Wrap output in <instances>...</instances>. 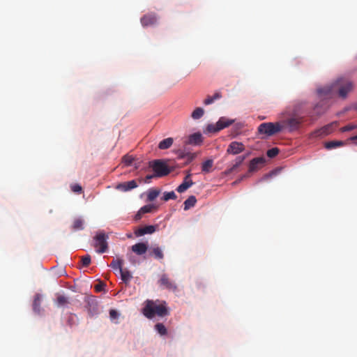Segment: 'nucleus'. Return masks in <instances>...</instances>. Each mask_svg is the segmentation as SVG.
Returning <instances> with one entry per match:
<instances>
[{"mask_svg":"<svg viewBox=\"0 0 357 357\" xmlns=\"http://www.w3.org/2000/svg\"><path fill=\"white\" fill-rule=\"evenodd\" d=\"M102 287H103V284H97L96 286V289L97 291H100L102 289Z\"/></svg>","mask_w":357,"mask_h":357,"instance_id":"nucleus-44","label":"nucleus"},{"mask_svg":"<svg viewBox=\"0 0 357 357\" xmlns=\"http://www.w3.org/2000/svg\"><path fill=\"white\" fill-rule=\"evenodd\" d=\"M159 301H153L146 300L145 305L142 310L143 314L148 319H152L155 315L163 317L168 315L169 312L166 307V303L162 301L160 303Z\"/></svg>","mask_w":357,"mask_h":357,"instance_id":"nucleus-2","label":"nucleus"},{"mask_svg":"<svg viewBox=\"0 0 357 357\" xmlns=\"http://www.w3.org/2000/svg\"><path fill=\"white\" fill-rule=\"evenodd\" d=\"M160 190L157 189H150L148 192L147 199L150 202L153 201L160 195Z\"/></svg>","mask_w":357,"mask_h":357,"instance_id":"nucleus-32","label":"nucleus"},{"mask_svg":"<svg viewBox=\"0 0 357 357\" xmlns=\"http://www.w3.org/2000/svg\"><path fill=\"white\" fill-rule=\"evenodd\" d=\"M202 142V136L200 133L197 132L190 135L188 140L185 142L186 144L198 145Z\"/></svg>","mask_w":357,"mask_h":357,"instance_id":"nucleus-18","label":"nucleus"},{"mask_svg":"<svg viewBox=\"0 0 357 357\" xmlns=\"http://www.w3.org/2000/svg\"><path fill=\"white\" fill-rule=\"evenodd\" d=\"M222 98V93L220 92H215L213 96H208L204 100V104L206 105L212 104L215 100L220 99Z\"/></svg>","mask_w":357,"mask_h":357,"instance_id":"nucleus-28","label":"nucleus"},{"mask_svg":"<svg viewBox=\"0 0 357 357\" xmlns=\"http://www.w3.org/2000/svg\"><path fill=\"white\" fill-rule=\"evenodd\" d=\"M185 157H186V153H185V154L182 153V154H181V155H179V158H185Z\"/></svg>","mask_w":357,"mask_h":357,"instance_id":"nucleus-46","label":"nucleus"},{"mask_svg":"<svg viewBox=\"0 0 357 357\" xmlns=\"http://www.w3.org/2000/svg\"><path fill=\"white\" fill-rule=\"evenodd\" d=\"M148 250V245L144 243H138L132 246V250L138 255H142Z\"/></svg>","mask_w":357,"mask_h":357,"instance_id":"nucleus-16","label":"nucleus"},{"mask_svg":"<svg viewBox=\"0 0 357 357\" xmlns=\"http://www.w3.org/2000/svg\"><path fill=\"white\" fill-rule=\"evenodd\" d=\"M213 165V160L211 159H208L202 163V171L204 173H208L211 171Z\"/></svg>","mask_w":357,"mask_h":357,"instance_id":"nucleus-30","label":"nucleus"},{"mask_svg":"<svg viewBox=\"0 0 357 357\" xmlns=\"http://www.w3.org/2000/svg\"><path fill=\"white\" fill-rule=\"evenodd\" d=\"M154 177H156V176H155V174H149V175H147V176L144 178V183H149V182H150V181H151L153 178H154Z\"/></svg>","mask_w":357,"mask_h":357,"instance_id":"nucleus-43","label":"nucleus"},{"mask_svg":"<svg viewBox=\"0 0 357 357\" xmlns=\"http://www.w3.org/2000/svg\"><path fill=\"white\" fill-rule=\"evenodd\" d=\"M41 296L40 294H36L34 296V300L33 302V310L34 312L39 313L40 311V303H41Z\"/></svg>","mask_w":357,"mask_h":357,"instance_id":"nucleus-27","label":"nucleus"},{"mask_svg":"<svg viewBox=\"0 0 357 357\" xmlns=\"http://www.w3.org/2000/svg\"><path fill=\"white\" fill-rule=\"evenodd\" d=\"M55 303L58 307H68L70 302L68 297L59 294L57 296L56 299L55 300Z\"/></svg>","mask_w":357,"mask_h":357,"instance_id":"nucleus-19","label":"nucleus"},{"mask_svg":"<svg viewBox=\"0 0 357 357\" xmlns=\"http://www.w3.org/2000/svg\"><path fill=\"white\" fill-rule=\"evenodd\" d=\"M306 102L305 101H298L296 102L292 110V114L294 116H299L300 114L304 112L303 107L305 105Z\"/></svg>","mask_w":357,"mask_h":357,"instance_id":"nucleus-20","label":"nucleus"},{"mask_svg":"<svg viewBox=\"0 0 357 357\" xmlns=\"http://www.w3.org/2000/svg\"><path fill=\"white\" fill-rule=\"evenodd\" d=\"M186 157L188 158V160L186 162V164H187V163L190 162L191 161H192L195 158L196 154L195 153H186Z\"/></svg>","mask_w":357,"mask_h":357,"instance_id":"nucleus-42","label":"nucleus"},{"mask_svg":"<svg viewBox=\"0 0 357 357\" xmlns=\"http://www.w3.org/2000/svg\"><path fill=\"white\" fill-rule=\"evenodd\" d=\"M108 236L103 232H100L94 237L93 246L96 248V252L98 253L106 252L108 249L107 243Z\"/></svg>","mask_w":357,"mask_h":357,"instance_id":"nucleus-5","label":"nucleus"},{"mask_svg":"<svg viewBox=\"0 0 357 357\" xmlns=\"http://www.w3.org/2000/svg\"><path fill=\"white\" fill-rule=\"evenodd\" d=\"M356 128H357V126L349 124V125L342 127L341 128V131L342 132H347V131L352 130L355 129Z\"/></svg>","mask_w":357,"mask_h":357,"instance_id":"nucleus-40","label":"nucleus"},{"mask_svg":"<svg viewBox=\"0 0 357 357\" xmlns=\"http://www.w3.org/2000/svg\"><path fill=\"white\" fill-rule=\"evenodd\" d=\"M84 221L83 219H82L81 218H75L73 221L72 229L74 231L82 230L84 229Z\"/></svg>","mask_w":357,"mask_h":357,"instance_id":"nucleus-26","label":"nucleus"},{"mask_svg":"<svg viewBox=\"0 0 357 357\" xmlns=\"http://www.w3.org/2000/svg\"><path fill=\"white\" fill-rule=\"evenodd\" d=\"M246 158V155H240L238 156L235 160V163L232 165V166L227 170V174H230L233 171H234L237 167H238L244 160Z\"/></svg>","mask_w":357,"mask_h":357,"instance_id":"nucleus-22","label":"nucleus"},{"mask_svg":"<svg viewBox=\"0 0 357 357\" xmlns=\"http://www.w3.org/2000/svg\"><path fill=\"white\" fill-rule=\"evenodd\" d=\"M204 114V110L202 107H197L192 113L191 117L193 119H199Z\"/></svg>","mask_w":357,"mask_h":357,"instance_id":"nucleus-33","label":"nucleus"},{"mask_svg":"<svg viewBox=\"0 0 357 357\" xmlns=\"http://www.w3.org/2000/svg\"><path fill=\"white\" fill-rule=\"evenodd\" d=\"M155 209H156V206H154L153 204H147L142 206L137 212V213L135 215V220H140L143 214L146 213H151Z\"/></svg>","mask_w":357,"mask_h":357,"instance_id":"nucleus-14","label":"nucleus"},{"mask_svg":"<svg viewBox=\"0 0 357 357\" xmlns=\"http://www.w3.org/2000/svg\"><path fill=\"white\" fill-rule=\"evenodd\" d=\"M158 20L155 13H148L141 18V23L143 26H152L156 24Z\"/></svg>","mask_w":357,"mask_h":357,"instance_id":"nucleus-11","label":"nucleus"},{"mask_svg":"<svg viewBox=\"0 0 357 357\" xmlns=\"http://www.w3.org/2000/svg\"><path fill=\"white\" fill-rule=\"evenodd\" d=\"M322 112H317V114L320 115Z\"/></svg>","mask_w":357,"mask_h":357,"instance_id":"nucleus-48","label":"nucleus"},{"mask_svg":"<svg viewBox=\"0 0 357 357\" xmlns=\"http://www.w3.org/2000/svg\"><path fill=\"white\" fill-rule=\"evenodd\" d=\"M284 128V126L280 122L277 123H261L257 128L259 134H264L266 136H272L276 133L281 132Z\"/></svg>","mask_w":357,"mask_h":357,"instance_id":"nucleus-3","label":"nucleus"},{"mask_svg":"<svg viewBox=\"0 0 357 357\" xmlns=\"http://www.w3.org/2000/svg\"><path fill=\"white\" fill-rule=\"evenodd\" d=\"M119 273L121 275V278L123 282L126 284H128L132 278L131 273L128 269L122 268L121 271H119Z\"/></svg>","mask_w":357,"mask_h":357,"instance_id":"nucleus-21","label":"nucleus"},{"mask_svg":"<svg viewBox=\"0 0 357 357\" xmlns=\"http://www.w3.org/2000/svg\"><path fill=\"white\" fill-rule=\"evenodd\" d=\"M344 144L342 141H331L325 143V148L327 149H333Z\"/></svg>","mask_w":357,"mask_h":357,"instance_id":"nucleus-31","label":"nucleus"},{"mask_svg":"<svg viewBox=\"0 0 357 357\" xmlns=\"http://www.w3.org/2000/svg\"><path fill=\"white\" fill-rule=\"evenodd\" d=\"M350 140L352 141L354 143L357 144V135L351 137H350Z\"/></svg>","mask_w":357,"mask_h":357,"instance_id":"nucleus-45","label":"nucleus"},{"mask_svg":"<svg viewBox=\"0 0 357 357\" xmlns=\"http://www.w3.org/2000/svg\"><path fill=\"white\" fill-rule=\"evenodd\" d=\"M234 122V120L222 116L219 119L216 124H209L207 127V130L210 132H216L229 127Z\"/></svg>","mask_w":357,"mask_h":357,"instance_id":"nucleus-6","label":"nucleus"},{"mask_svg":"<svg viewBox=\"0 0 357 357\" xmlns=\"http://www.w3.org/2000/svg\"><path fill=\"white\" fill-rule=\"evenodd\" d=\"M244 149L245 146L243 143L235 141L230 143L227 152L229 154L236 155L243 151Z\"/></svg>","mask_w":357,"mask_h":357,"instance_id":"nucleus-10","label":"nucleus"},{"mask_svg":"<svg viewBox=\"0 0 357 357\" xmlns=\"http://www.w3.org/2000/svg\"><path fill=\"white\" fill-rule=\"evenodd\" d=\"M337 123L333 122L332 123L328 124L320 129L315 130L312 132V135L314 137H322L329 135L333 129L335 128Z\"/></svg>","mask_w":357,"mask_h":357,"instance_id":"nucleus-8","label":"nucleus"},{"mask_svg":"<svg viewBox=\"0 0 357 357\" xmlns=\"http://www.w3.org/2000/svg\"><path fill=\"white\" fill-rule=\"evenodd\" d=\"M149 255L153 256L157 259H162L164 258L163 252L159 247L151 248Z\"/></svg>","mask_w":357,"mask_h":357,"instance_id":"nucleus-24","label":"nucleus"},{"mask_svg":"<svg viewBox=\"0 0 357 357\" xmlns=\"http://www.w3.org/2000/svg\"><path fill=\"white\" fill-rule=\"evenodd\" d=\"M149 167L152 168L156 177H162L171 172V169L161 160H155L149 162Z\"/></svg>","mask_w":357,"mask_h":357,"instance_id":"nucleus-4","label":"nucleus"},{"mask_svg":"<svg viewBox=\"0 0 357 357\" xmlns=\"http://www.w3.org/2000/svg\"><path fill=\"white\" fill-rule=\"evenodd\" d=\"M197 202V199L195 196H190L185 202H184V210H188L191 207H193Z\"/></svg>","mask_w":357,"mask_h":357,"instance_id":"nucleus-29","label":"nucleus"},{"mask_svg":"<svg viewBox=\"0 0 357 357\" xmlns=\"http://www.w3.org/2000/svg\"><path fill=\"white\" fill-rule=\"evenodd\" d=\"M279 153V149L278 148H272L269 150H268L266 154L267 156L269 158H274Z\"/></svg>","mask_w":357,"mask_h":357,"instance_id":"nucleus-36","label":"nucleus"},{"mask_svg":"<svg viewBox=\"0 0 357 357\" xmlns=\"http://www.w3.org/2000/svg\"><path fill=\"white\" fill-rule=\"evenodd\" d=\"M71 190L72 191H73L74 192H76V193H81L82 192V188L81 185H79V184H74V185H71Z\"/></svg>","mask_w":357,"mask_h":357,"instance_id":"nucleus-39","label":"nucleus"},{"mask_svg":"<svg viewBox=\"0 0 357 357\" xmlns=\"http://www.w3.org/2000/svg\"><path fill=\"white\" fill-rule=\"evenodd\" d=\"M173 142H174L173 138H172V137L166 138V139L162 140L159 143L158 148L162 150L167 149L172 145Z\"/></svg>","mask_w":357,"mask_h":357,"instance_id":"nucleus-25","label":"nucleus"},{"mask_svg":"<svg viewBox=\"0 0 357 357\" xmlns=\"http://www.w3.org/2000/svg\"><path fill=\"white\" fill-rule=\"evenodd\" d=\"M352 89V83L344 78L337 79L333 84L317 89L320 96L332 97L338 94L341 98H346L348 93Z\"/></svg>","mask_w":357,"mask_h":357,"instance_id":"nucleus-1","label":"nucleus"},{"mask_svg":"<svg viewBox=\"0 0 357 357\" xmlns=\"http://www.w3.org/2000/svg\"><path fill=\"white\" fill-rule=\"evenodd\" d=\"M264 159L263 158H253L249 165V172H253L257 171L260 166L264 163Z\"/></svg>","mask_w":357,"mask_h":357,"instance_id":"nucleus-13","label":"nucleus"},{"mask_svg":"<svg viewBox=\"0 0 357 357\" xmlns=\"http://www.w3.org/2000/svg\"><path fill=\"white\" fill-rule=\"evenodd\" d=\"M91 264V256L89 255H86L82 257V264L83 266H88Z\"/></svg>","mask_w":357,"mask_h":357,"instance_id":"nucleus-38","label":"nucleus"},{"mask_svg":"<svg viewBox=\"0 0 357 357\" xmlns=\"http://www.w3.org/2000/svg\"><path fill=\"white\" fill-rule=\"evenodd\" d=\"M156 227L154 225H148L137 229L135 234L137 236H144L145 234H151L155 231Z\"/></svg>","mask_w":357,"mask_h":357,"instance_id":"nucleus-15","label":"nucleus"},{"mask_svg":"<svg viewBox=\"0 0 357 357\" xmlns=\"http://www.w3.org/2000/svg\"><path fill=\"white\" fill-rule=\"evenodd\" d=\"M319 107V104H317V105L314 106V110L316 111Z\"/></svg>","mask_w":357,"mask_h":357,"instance_id":"nucleus-47","label":"nucleus"},{"mask_svg":"<svg viewBox=\"0 0 357 357\" xmlns=\"http://www.w3.org/2000/svg\"><path fill=\"white\" fill-rule=\"evenodd\" d=\"M303 116H294L292 114L291 117L283 121L282 124L284 126H287L289 128V131L292 132L299 128L300 126L303 123Z\"/></svg>","mask_w":357,"mask_h":357,"instance_id":"nucleus-7","label":"nucleus"},{"mask_svg":"<svg viewBox=\"0 0 357 357\" xmlns=\"http://www.w3.org/2000/svg\"><path fill=\"white\" fill-rule=\"evenodd\" d=\"M177 198L176 195L174 191L164 192L162 199L165 202H167L169 199H176Z\"/></svg>","mask_w":357,"mask_h":357,"instance_id":"nucleus-35","label":"nucleus"},{"mask_svg":"<svg viewBox=\"0 0 357 357\" xmlns=\"http://www.w3.org/2000/svg\"><path fill=\"white\" fill-rule=\"evenodd\" d=\"M190 177V174L186 176L183 182L178 186L176 190L178 192L181 193L185 192L187 189H188L190 186L193 185L194 183L192 182V180L189 179Z\"/></svg>","mask_w":357,"mask_h":357,"instance_id":"nucleus-17","label":"nucleus"},{"mask_svg":"<svg viewBox=\"0 0 357 357\" xmlns=\"http://www.w3.org/2000/svg\"><path fill=\"white\" fill-rule=\"evenodd\" d=\"M158 282L160 286H162L169 290H171L173 291H176L177 290L176 284L173 281H172L169 278V277L165 274H163L161 275L160 279L158 281Z\"/></svg>","mask_w":357,"mask_h":357,"instance_id":"nucleus-9","label":"nucleus"},{"mask_svg":"<svg viewBox=\"0 0 357 357\" xmlns=\"http://www.w3.org/2000/svg\"><path fill=\"white\" fill-rule=\"evenodd\" d=\"M109 317L111 320H115L119 317V313L115 310H109Z\"/></svg>","mask_w":357,"mask_h":357,"instance_id":"nucleus-41","label":"nucleus"},{"mask_svg":"<svg viewBox=\"0 0 357 357\" xmlns=\"http://www.w3.org/2000/svg\"><path fill=\"white\" fill-rule=\"evenodd\" d=\"M133 160H134V158H133V157L132 155H126L123 158V162L127 166L131 165L132 162H133Z\"/></svg>","mask_w":357,"mask_h":357,"instance_id":"nucleus-37","label":"nucleus"},{"mask_svg":"<svg viewBox=\"0 0 357 357\" xmlns=\"http://www.w3.org/2000/svg\"><path fill=\"white\" fill-rule=\"evenodd\" d=\"M123 260L119 258L114 259L110 264V266L114 270L118 271H121L123 268Z\"/></svg>","mask_w":357,"mask_h":357,"instance_id":"nucleus-23","label":"nucleus"},{"mask_svg":"<svg viewBox=\"0 0 357 357\" xmlns=\"http://www.w3.org/2000/svg\"><path fill=\"white\" fill-rule=\"evenodd\" d=\"M138 186L136 181L131 180L127 182H123L117 184L116 189L122 192H126L136 188Z\"/></svg>","mask_w":357,"mask_h":357,"instance_id":"nucleus-12","label":"nucleus"},{"mask_svg":"<svg viewBox=\"0 0 357 357\" xmlns=\"http://www.w3.org/2000/svg\"><path fill=\"white\" fill-rule=\"evenodd\" d=\"M155 329L161 335H165L167 333V330L163 324H161V323L156 324L155 326Z\"/></svg>","mask_w":357,"mask_h":357,"instance_id":"nucleus-34","label":"nucleus"}]
</instances>
